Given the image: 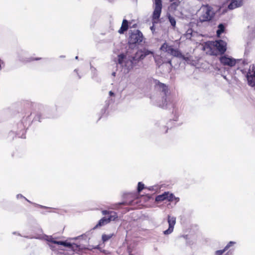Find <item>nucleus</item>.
<instances>
[{"instance_id":"f257e3e1","label":"nucleus","mask_w":255,"mask_h":255,"mask_svg":"<svg viewBox=\"0 0 255 255\" xmlns=\"http://www.w3.org/2000/svg\"><path fill=\"white\" fill-rule=\"evenodd\" d=\"M152 54V52L146 49L137 51L134 56H129L128 53L120 54L115 58L117 71L124 74L128 73L140 60L146 56Z\"/></svg>"},{"instance_id":"f03ea898","label":"nucleus","mask_w":255,"mask_h":255,"mask_svg":"<svg viewBox=\"0 0 255 255\" xmlns=\"http://www.w3.org/2000/svg\"><path fill=\"white\" fill-rule=\"evenodd\" d=\"M44 239L48 242V245L52 251L56 254L61 253L62 251H64L60 246L68 247L73 252L79 251L85 248V247L80 245L74 243L71 244L64 241H57L55 238H53L52 236H45Z\"/></svg>"},{"instance_id":"7ed1b4c3","label":"nucleus","mask_w":255,"mask_h":255,"mask_svg":"<svg viewBox=\"0 0 255 255\" xmlns=\"http://www.w3.org/2000/svg\"><path fill=\"white\" fill-rule=\"evenodd\" d=\"M227 44L222 40L207 41L203 44V50L208 54L217 55L218 52L224 53L226 51Z\"/></svg>"},{"instance_id":"20e7f679","label":"nucleus","mask_w":255,"mask_h":255,"mask_svg":"<svg viewBox=\"0 0 255 255\" xmlns=\"http://www.w3.org/2000/svg\"><path fill=\"white\" fill-rule=\"evenodd\" d=\"M198 15L201 22L209 21L213 18L215 12L211 6L203 5L199 9Z\"/></svg>"},{"instance_id":"39448f33","label":"nucleus","mask_w":255,"mask_h":255,"mask_svg":"<svg viewBox=\"0 0 255 255\" xmlns=\"http://www.w3.org/2000/svg\"><path fill=\"white\" fill-rule=\"evenodd\" d=\"M220 61L223 65L230 67H233L236 65L239 66L241 64L246 65L248 64V62L245 59H236L227 55L221 57Z\"/></svg>"},{"instance_id":"423d86ee","label":"nucleus","mask_w":255,"mask_h":255,"mask_svg":"<svg viewBox=\"0 0 255 255\" xmlns=\"http://www.w3.org/2000/svg\"><path fill=\"white\" fill-rule=\"evenodd\" d=\"M160 50L166 52L174 57L182 58L186 61H188L190 60L189 57L183 55L178 49L173 48L172 46L168 45L166 42L164 43L160 47Z\"/></svg>"},{"instance_id":"0eeeda50","label":"nucleus","mask_w":255,"mask_h":255,"mask_svg":"<svg viewBox=\"0 0 255 255\" xmlns=\"http://www.w3.org/2000/svg\"><path fill=\"white\" fill-rule=\"evenodd\" d=\"M143 40L142 33L138 30L133 31L129 36L128 44L129 46L132 48L134 45L139 44Z\"/></svg>"},{"instance_id":"6e6552de","label":"nucleus","mask_w":255,"mask_h":255,"mask_svg":"<svg viewBox=\"0 0 255 255\" xmlns=\"http://www.w3.org/2000/svg\"><path fill=\"white\" fill-rule=\"evenodd\" d=\"M162 9L161 0H155L154 2V10L152 13V22L157 23L159 21Z\"/></svg>"},{"instance_id":"1a4fd4ad","label":"nucleus","mask_w":255,"mask_h":255,"mask_svg":"<svg viewBox=\"0 0 255 255\" xmlns=\"http://www.w3.org/2000/svg\"><path fill=\"white\" fill-rule=\"evenodd\" d=\"M236 244L235 242L230 241L224 249L216 251L214 253V255H232L234 250L230 249Z\"/></svg>"},{"instance_id":"9d476101","label":"nucleus","mask_w":255,"mask_h":255,"mask_svg":"<svg viewBox=\"0 0 255 255\" xmlns=\"http://www.w3.org/2000/svg\"><path fill=\"white\" fill-rule=\"evenodd\" d=\"M246 78L249 86L251 87L255 86V65L253 64L250 66L247 73Z\"/></svg>"},{"instance_id":"9b49d317","label":"nucleus","mask_w":255,"mask_h":255,"mask_svg":"<svg viewBox=\"0 0 255 255\" xmlns=\"http://www.w3.org/2000/svg\"><path fill=\"white\" fill-rule=\"evenodd\" d=\"M112 215L109 217H103L99 220L98 223L94 227L93 229L106 225L111 221H115L118 218L117 213H111Z\"/></svg>"},{"instance_id":"f8f14e48","label":"nucleus","mask_w":255,"mask_h":255,"mask_svg":"<svg viewBox=\"0 0 255 255\" xmlns=\"http://www.w3.org/2000/svg\"><path fill=\"white\" fill-rule=\"evenodd\" d=\"M154 60L156 65L160 67L162 64L166 65L168 68V72L171 70L172 67L171 60L170 59H165L162 56L156 55L154 57Z\"/></svg>"},{"instance_id":"ddd939ff","label":"nucleus","mask_w":255,"mask_h":255,"mask_svg":"<svg viewBox=\"0 0 255 255\" xmlns=\"http://www.w3.org/2000/svg\"><path fill=\"white\" fill-rule=\"evenodd\" d=\"M167 222L168 224V228L163 231V234L164 235H170L173 232L174 226L176 224V218L175 217L168 215Z\"/></svg>"},{"instance_id":"4468645a","label":"nucleus","mask_w":255,"mask_h":255,"mask_svg":"<svg viewBox=\"0 0 255 255\" xmlns=\"http://www.w3.org/2000/svg\"><path fill=\"white\" fill-rule=\"evenodd\" d=\"M157 86L160 90L161 91V92L163 93V95L165 96V98L163 97L162 105H166L167 104V95L168 93V88L165 85L161 83H159L157 85Z\"/></svg>"},{"instance_id":"2eb2a0df","label":"nucleus","mask_w":255,"mask_h":255,"mask_svg":"<svg viewBox=\"0 0 255 255\" xmlns=\"http://www.w3.org/2000/svg\"><path fill=\"white\" fill-rule=\"evenodd\" d=\"M243 3V0H232L228 5V8L234 9L236 8L241 6Z\"/></svg>"},{"instance_id":"dca6fc26","label":"nucleus","mask_w":255,"mask_h":255,"mask_svg":"<svg viewBox=\"0 0 255 255\" xmlns=\"http://www.w3.org/2000/svg\"><path fill=\"white\" fill-rule=\"evenodd\" d=\"M156 127L159 128L162 133H166L168 130L167 128L163 124V122H157L155 124Z\"/></svg>"},{"instance_id":"f3484780","label":"nucleus","mask_w":255,"mask_h":255,"mask_svg":"<svg viewBox=\"0 0 255 255\" xmlns=\"http://www.w3.org/2000/svg\"><path fill=\"white\" fill-rule=\"evenodd\" d=\"M128 29V22L127 20L124 19L123 21V23L121 28L119 30V32L121 34L124 33V32L127 30Z\"/></svg>"},{"instance_id":"a211bd4d","label":"nucleus","mask_w":255,"mask_h":255,"mask_svg":"<svg viewBox=\"0 0 255 255\" xmlns=\"http://www.w3.org/2000/svg\"><path fill=\"white\" fill-rule=\"evenodd\" d=\"M164 200H166V192H164L163 194L157 196L155 198V201L156 202H161Z\"/></svg>"},{"instance_id":"6ab92c4d","label":"nucleus","mask_w":255,"mask_h":255,"mask_svg":"<svg viewBox=\"0 0 255 255\" xmlns=\"http://www.w3.org/2000/svg\"><path fill=\"white\" fill-rule=\"evenodd\" d=\"M224 26L223 24H220L218 26V29L217 31V35L218 37L220 36V34H222L224 31Z\"/></svg>"},{"instance_id":"aec40b11","label":"nucleus","mask_w":255,"mask_h":255,"mask_svg":"<svg viewBox=\"0 0 255 255\" xmlns=\"http://www.w3.org/2000/svg\"><path fill=\"white\" fill-rule=\"evenodd\" d=\"M174 194L169 192H166V200L169 202H173Z\"/></svg>"},{"instance_id":"412c9836","label":"nucleus","mask_w":255,"mask_h":255,"mask_svg":"<svg viewBox=\"0 0 255 255\" xmlns=\"http://www.w3.org/2000/svg\"><path fill=\"white\" fill-rule=\"evenodd\" d=\"M168 19L171 25L173 27V28H175V26H176V23L175 19L173 17L171 16V15H169Z\"/></svg>"},{"instance_id":"4be33fe9","label":"nucleus","mask_w":255,"mask_h":255,"mask_svg":"<svg viewBox=\"0 0 255 255\" xmlns=\"http://www.w3.org/2000/svg\"><path fill=\"white\" fill-rule=\"evenodd\" d=\"M192 32L193 30L192 29H188L186 31V33L185 34V36L186 38V39H190L191 37L192 36Z\"/></svg>"},{"instance_id":"5701e85b","label":"nucleus","mask_w":255,"mask_h":255,"mask_svg":"<svg viewBox=\"0 0 255 255\" xmlns=\"http://www.w3.org/2000/svg\"><path fill=\"white\" fill-rule=\"evenodd\" d=\"M251 28V33L252 37H255V25L252 24L250 26H249V28Z\"/></svg>"},{"instance_id":"b1692460","label":"nucleus","mask_w":255,"mask_h":255,"mask_svg":"<svg viewBox=\"0 0 255 255\" xmlns=\"http://www.w3.org/2000/svg\"><path fill=\"white\" fill-rule=\"evenodd\" d=\"M113 234L103 235L102 236V240L104 242H106L110 240L113 237Z\"/></svg>"},{"instance_id":"393cba45","label":"nucleus","mask_w":255,"mask_h":255,"mask_svg":"<svg viewBox=\"0 0 255 255\" xmlns=\"http://www.w3.org/2000/svg\"><path fill=\"white\" fill-rule=\"evenodd\" d=\"M144 188V185L142 182H138V187H137V191L138 192H140Z\"/></svg>"},{"instance_id":"a878e982","label":"nucleus","mask_w":255,"mask_h":255,"mask_svg":"<svg viewBox=\"0 0 255 255\" xmlns=\"http://www.w3.org/2000/svg\"><path fill=\"white\" fill-rule=\"evenodd\" d=\"M16 198L17 199H24L27 202L29 203H31L29 200H28L27 199H26L25 197H24L22 194H19L16 195Z\"/></svg>"},{"instance_id":"bb28decb","label":"nucleus","mask_w":255,"mask_h":255,"mask_svg":"<svg viewBox=\"0 0 255 255\" xmlns=\"http://www.w3.org/2000/svg\"><path fill=\"white\" fill-rule=\"evenodd\" d=\"M111 213H116V212L114 211H107V210H103L102 211V213L103 215H109V216H111L112 215Z\"/></svg>"},{"instance_id":"cd10ccee","label":"nucleus","mask_w":255,"mask_h":255,"mask_svg":"<svg viewBox=\"0 0 255 255\" xmlns=\"http://www.w3.org/2000/svg\"><path fill=\"white\" fill-rule=\"evenodd\" d=\"M173 198V201H175V204H176L177 202H178L180 200L179 197H175L174 195Z\"/></svg>"},{"instance_id":"c85d7f7f","label":"nucleus","mask_w":255,"mask_h":255,"mask_svg":"<svg viewBox=\"0 0 255 255\" xmlns=\"http://www.w3.org/2000/svg\"><path fill=\"white\" fill-rule=\"evenodd\" d=\"M35 206L38 207H39V208H44V209H49V208L47 207H46V206H42V205H38V204H35V203H33Z\"/></svg>"},{"instance_id":"c756f323","label":"nucleus","mask_w":255,"mask_h":255,"mask_svg":"<svg viewBox=\"0 0 255 255\" xmlns=\"http://www.w3.org/2000/svg\"><path fill=\"white\" fill-rule=\"evenodd\" d=\"M150 29L152 31V32L153 33V32L155 30V28L154 27V25H152V26L150 27Z\"/></svg>"},{"instance_id":"7c9ffc66","label":"nucleus","mask_w":255,"mask_h":255,"mask_svg":"<svg viewBox=\"0 0 255 255\" xmlns=\"http://www.w3.org/2000/svg\"><path fill=\"white\" fill-rule=\"evenodd\" d=\"M109 95H110V96H114L115 95V94H114V93L113 92H112V91H110V92H109Z\"/></svg>"},{"instance_id":"2f4dec72","label":"nucleus","mask_w":255,"mask_h":255,"mask_svg":"<svg viewBox=\"0 0 255 255\" xmlns=\"http://www.w3.org/2000/svg\"><path fill=\"white\" fill-rule=\"evenodd\" d=\"M3 63V61L0 59V70H1V65Z\"/></svg>"},{"instance_id":"473e14b6","label":"nucleus","mask_w":255,"mask_h":255,"mask_svg":"<svg viewBox=\"0 0 255 255\" xmlns=\"http://www.w3.org/2000/svg\"><path fill=\"white\" fill-rule=\"evenodd\" d=\"M116 73L115 72H114L113 73H112V75L114 76H116Z\"/></svg>"},{"instance_id":"72a5a7b5","label":"nucleus","mask_w":255,"mask_h":255,"mask_svg":"<svg viewBox=\"0 0 255 255\" xmlns=\"http://www.w3.org/2000/svg\"><path fill=\"white\" fill-rule=\"evenodd\" d=\"M80 238V237H77V238H73V239H72V240H74V239H78V238Z\"/></svg>"},{"instance_id":"f704fd0d","label":"nucleus","mask_w":255,"mask_h":255,"mask_svg":"<svg viewBox=\"0 0 255 255\" xmlns=\"http://www.w3.org/2000/svg\"><path fill=\"white\" fill-rule=\"evenodd\" d=\"M129 255H132L131 253V252H129Z\"/></svg>"},{"instance_id":"c9c22d12","label":"nucleus","mask_w":255,"mask_h":255,"mask_svg":"<svg viewBox=\"0 0 255 255\" xmlns=\"http://www.w3.org/2000/svg\"><path fill=\"white\" fill-rule=\"evenodd\" d=\"M75 59H78V56H76Z\"/></svg>"},{"instance_id":"e433bc0d","label":"nucleus","mask_w":255,"mask_h":255,"mask_svg":"<svg viewBox=\"0 0 255 255\" xmlns=\"http://www.w3.org/2000/svg\"><path fill=\"white\" fill-rule=\"evenodd\" d=\"M74 72H77V70L76 69H75V70H74Z\"/></svg>"}]
</instances>
